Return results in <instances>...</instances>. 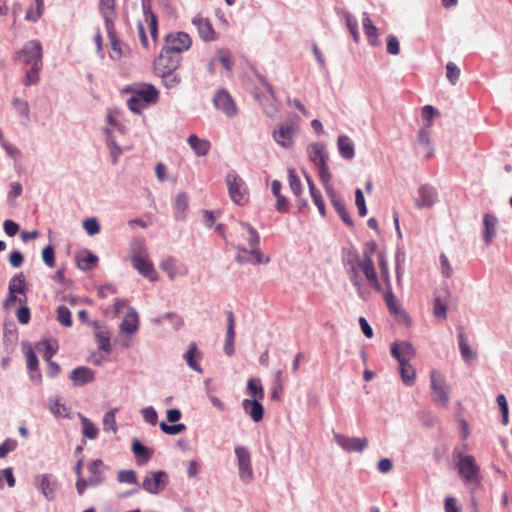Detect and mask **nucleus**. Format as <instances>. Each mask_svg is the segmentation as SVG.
Returning a JSON list of instances; mask_svg holds the SVG:
<instances>
[{"instance_id":"nucleus-33","label":"nucleus","mask_w":512,"mask_h":512,"mask_svg":"<svg viewBox=\"0 0 512 512\" xmlns=\"http://www.w3.org/2000/svg\"><path fill=\"white\" fill-rule=\"evenodd\" d=\"M256 98H257L258 102L260 103V105L262 106L264 113L268 117H270V118L276 117V115L278 113V109L275 104L276 96H275L274 91H273V97L270 94H268V96L262 97L256 93Z\"/></svg>"},{"instance_id":"nucleus-19","label":"nucleus","mask_w":512,"mask_h":512,"mask_svg":"<svg viewBox=\"0 0 512 512\" xmlns=\"http://www.w3.org/2000/svg\"><path fill=\"white\" fill-rule=\"evenodd\" d=\"M69 378L75 386L80 387L93 382L95 374L90 368L79 366L71 371Z\"/></svg>"},{"instance_id":"nucleus-26","label":"nucleus","mask_w":512,"mask_h":512,"mask_svg":"<svg viewBox=\"0 0 512 512\" xmlns=\"http://www.w3.org/2000/svg\"><path fill=\"white\" fill-rule=\"evenodd\" d=\"M292 132L291 126L280 125L279 129L275 130L272 136L277 144L284 148H290L293 145Z\"/></svg>"},{"instance_id":"nucleus-6","label":"nucleus","mask_w":512,"mask_h":512,"mask_svg":"<svg viewBox=\"0 0 512 512\" xmlns=\"http://www.w3.org/2000/svg\"><path fill=\"white\" fill-rule=\"evenodd\" d=\"M234 452L237 458L240 479L246 484L252 482L254 475L249 449L244 446H236Z\"/></svg>"},{"instance_id":"nucleus-24","label":"nucleus","mask_w":512,"mask_h":512,"mask_svg":"<svg viewBox=\"0 0 512 512\" xmlns=\"http://www.w3.org/2000/svg\"><path fill=\"white\" fill-rule=\"evenodd\" d=\"M134 94L145 104L156 103L159 97L157 89L152 84H141L134 89Z\"/></svg>"},{"instance_id":"nucleus-3","label":"nucleus","mask_w":512,"mask_h":512,"mask_svg":"<svg viewBox=\"0 0 512 512\" xmlns=\"http://www.w3.org/2000/svg\"><path fill=\"white\" fill-rule=\"evenodd\" d=\"M457 469L461 478L471 487H478L480 485V468L475 463V459L471 455L458 453L457 455Z\"/></svg>"},{"instance_id":"nucleus-1","label":"nucleus","mask_w":512,"mask_h":512,"mask_svg":"<svg viewBox=\"0 0 512 512\" xmlns=\"http://www.w3.org/2000/svg\"><path fill=\"white\" fill-rule=\"evenodd\" d=\"M430 390L433 403L439 407H448L450 402L451 386L445 377L437 370L430 372Z\"/></svg>"},{"instance_id":"nucleus-51","label":"nucleus","mask_w":512,"mask_h":512,"mask_svg":"<svg viewBox=\"0 0 512 512\" xmlns=\"http://www.w3.org/2000/svg\"><path fill=\"white\" fill-rule=\"evenodd\" d=\"M42 67L43 66L30 67L26 71L24 79H23V84L26 87L38 84V82L40 80L39 72L41 71Z\"/></svg>"},{"instance_id":"nucleus-17","label":"nucleus","mask_w":512,"mask_h":512,"mask_svg":"<svg viewBox=\"0 0 512 512\" xmlns=\"http://www.w3.org/2000/svg\"><path fill=\"white\" fill-rule=\"evenodd\" d=\"M391 354L399 363H401V361L409 362L410 359L415 357L416 350L411 343L402 341L400 343H394L391 346Z\"/></svg>"},{"instance_id":"nucleus-57","label":"nucleus","mask_w":512,"mask_h":512,"mask_svg":"<svg viewBox=\"0 0 512 512\" xmlns=\"http://www.w3.org/2000/svg\"><path fill=\"white\" fill-rule=\"evenodd\" d=\"M237 249H238L239 252L249 253V254L253 255L254 258H255V263L256 264H267V263L270 262V257L269 256H264L261 253L259 247L247 250L245 247L237 246Z\"/></svg>"},{"instance_id":"nucleus-63","label":"nucleus","mask_w":512,"mask_h":512,"mask_svg":"<svg viewBox=\"0 0 512 512\" xmlns=\"http://www.w3.org/2000/svg\"><path fill=\"white\" fill-rule=\"evenodd\" d=\"M460 76V69L453 62H448L446 64V77L451 85H455Z\"/></svg>"},{"instance_id":"nucleus-20","label":"nucleus","mask_w":512,"mask_h":512,"mask_svg":"<svg viewBox=\"0 0 512 512\" xmlns=\"http://www.w3.org/2000/svg\"><path fill=\"white\" fill-rule=\"evenodd\" d=\"M242 408L254 422L258 423L263 419L264 408L259 399H244Z\"/></svg>"},{"instance_id":"nucleus-40","label":"nucleus","mask_w":512,"mask_h":512,"mask_svg":"<svg viewBox=\"0 0 512 512\" xmlns=\"http://www.w3.org/2000/svg\"><path fill=\"white\" fill-rule=\"evenodd\" d=\"M79 419L82 425V434L84 437L94 440L98 437L99 429L98 427L87 417L78 413Z\"/></svg>"},{"instance_id":"nucleus-35","label":"nucleus","mask_w":512,"mask_h":512,"mask_svg":"<svg viewBox=\"0 0 512 512\" xmlns=\"http://www.w3.org/2000/svg\"><path fill=\"white\" fill-rule=\"evenodd\" d=\"M76 260L79 269L89 271L96 266L98 257L90 251L85 250L77 255Z\"/></svg>"},{"instance_id":"nucleus-8","label":"nucleus","mask_w":512,"mask_h":512,"mask_svg":"<svg viewBox=\"0 0 512 512\" xmlns=\"http://www.w3.org/2000/svg\"><path fill=\"white\" fill-rule=\"evenodd\" d=\"M181 56L163 47L160 55L154 61V72L176 71L180 65Z\"/></svg>"},{"instance_id":"nucleus-61","label":"nucleus","mask_w":512,"mask_h":512,"mask_svg":"<svg viewBox=\"0 0 512 512\" xmlns=\"http://www.w3.org/2000/svg\"><path fill=\"white\" fill-rule=\"evenodd\" d=\"M37 348L43 353V359L46 362H50L57 351V347H54L49 341L40 342Z\"/></svg>"},{"instance_id":"nucleus-10","label":"nucleus","mask_w":512,"mask_h":512,"mask_svg":"<svg viewBox=\"0 0 512 512\" xmlns=\"http://www.w3.org/2000/svg\"><path fill=\"white\" fill-rule=\"evenodd\" d=\"M166 45L169 51L180 55L183 51L191 47L192 40L189 34L185 32L170 33L165 36Z\"/></svg>"},{"instance_id":"nucleus-16","label":"nucleus","mask_w":512,"mask_h":512,"mask_svg":"<svg viewBox=\"0 0 512 512\" xmlns=\"http://www.w3.org/2000/svg\"><path fill=\"white\" fill-rule=\"evenodd\" d=\"M328 197L336 212L339 214L342 221L349 227L354 225L353 219L346 210L343 199L336 193L335 189L328 188Z\"/></svg>"},{"instance_id":"nucleus-52","label":"nucleus","mask_w":512,"mask_h":512,"mask_svg":"<svg viewBox=\"0 0 512 512\" xmlns=\"http://www.w3.org/2000/svg\"><path fill=\"white\" fill-rule=\"evenodd\" d=\"M240 226L244 229L247 230L248 232V243H249V246L251 247V249H254L256 247H259V243H260V236H259V233L256 231V229L254 227H252L249 223L247 222H243L241 221L240 222Z\"/></svg>"},{"instance_id":"nucleus-5","label":"nucleus","mask_w":512,"mask_h":512,"mask_svg":"<svg viewBox=\"0 0 512 512\" xmlns=\"http://www.w3.org/2000/svg\"><path fill=\"white\" fill-rule=\"evenodd\" d=\"M169 483V476L165 471L147 472L143 478L141 488L146 492L157 495L165 490Z\"/></svg>"},{"instance_id":"nucleus-53","label":"nucleus","mask_w":512,"mask_h":512,"mask_svg":"<svg viewBox=\"0 0 512 512\" xmlns=\"http://www.w3.org/2000/svg\"><path fill=\"white\" fill-rule=\"evenodd\" d=\"M358 267L362 270L367 280H375L377 273L372 259H362Z\"/></svg>"},{"instance_id":"nucleus-21","label":"nucleus","mask_w":512,"mask_h":512,"mask_svg":"<svg viewBox=\"0 0 512 512\" xmlns=\"http://www.w3.org/2000/svg\"><path fill=\"white\" fill-rule=\"evenodd\" d=\"M88 471L90 473L87 478V483H90V487H98L100 486L104 480V471H103V461L100 459L93 460L88 465Z\"/></svg>"},{"instance_id":"nucleus-59","label":"nucleus","mask_w":512,"mask_h":512,"mask_svg":"<svg viewBox=\"0 0 512 512\" xmlns=\"http://www.w3.org/2000/svg\"><path fill=\"white\" fill-rule=\"evenodd\" d=\"M159 427L162 432L168 435H177L186 430V425L182 423H173L172 425H168L166 422L162 421L160 422Z\"/></svg>"},{"instance_id":"nucleus-4","label":"nucleus","mask_w":512,"mask_h":512,"mask_svg":"<svg viewBox=\"0 0 512 512\" xmlns=\"http://www.w3.org/2000/svg\"><path fill=\"white\" fill-rule=\"evenodd\" d=\"M15 59H22L30 67L43 66V49L40 41L30 40L15 54Z\"/></svg>"},{"instance_id":"nucleus-15","label":"nucleus","mask_w":512,"mask_h":512,"mask_svg":"<svg viewBox=\"0 0 512 512\" xmlns=\"http://www.w3.org/2000/svg\"><path fill=\"white\" fill-rule=\"evenodd\" d=\"M34 483L48 500L53 499L55 490L57 488L56 477L50 474L37 475L35 477Z\"/></svg>"},{"instance_id":"nucleus-32","label":"nucleus","mask_w":512,"mask_h":512,"mask_svg":"<svg viewBox=\"0 0 512 512\" xmlns=\"http://www.w3.org/2000/svg\"><path fill=\"white\" fill-rule=\"evenodd\" d=\"M174 216L176 220L186 219L188 212V196L185 193H179L174 199Z\"/></svg>"},{"instance_id":"nucleus-38","label":"nucleus","mask_w":512,"mask_h":512,"mask_svg":"<svg viewBox=\"0 0 512 512\" xmlns=\"http://www.w3.org/2000/svg\"><path fill=\"white\" fill-rule=\"evenodd\" d=\"M281 183L278 180H273L271 183V191L276 198L275 208L278 212H286L288 210V201L281 195Z\"/></svg>"},{"instance_id":"nucleus-30","label":"nucleus","mask_w":512,"mask_h":512,"mask_svg":"<svg viewBox=\"0 0 512 512\" xmlns=\"http://www.w3.org/2000/svg\"><path fill=\"white\" fill-rule=\"evenodd\" d=\"M337 147L342 158L350 160L355 156L352 140L346 135H340L337 139Z\"/></svg>"},{"instance_id":"nucleus-48","label":"nucleus","mask_w":512,"mask_h":512,"mask_svg":"<svg viewBox=\"0 0 512 512\" xmlns=\"http://www.w3.org/2000/svg\"><path fill=\"white\" fill-rule=\"evenodd\" d=\"M8 289H13L16 294L24 295L25 291V276L22 272L15 274L9 281Z\"/></svg>"},{"instance_id":"nucleus-27","label":"nucleus","mask_w":512,"mask_h":512,"mask_svg":"<svg viewBox=\"0 0 512 512\" xmlns=\"http://www.w3.org/2000/svg\"><path fill=\"white\" fill-rule=\"evenodd\" d=\"M138 314L134 308H129L128 313L120 324V330L126 334H133L138 330Z\"/></svg>"},{"instance_id":"nucleus-28","label":"nucleus","mask_w":512,"mask_h":512,"mask_svg":"<svg viewBox=\"0 0 512 512\" xmlns=\"http://www.w3.org/2000/svg\"><path fill=\"white\" fill-rule=\"evenodd\" d=\"M94 328L99 349L109 354L112 349L110 343V332L106 328H102L97 322L94 323Z\"/></svg>"},{"instance_id":"nucleus-12","label":"nucleus","mask_w":512,"mask_h":512,"mask_svg":"<svg viewBox=\"0 0 512 512\" xmlns=\"http://www.w3.org/2000/svg\"><path fill=\"white\" fill-rule=\"evenodd\" d=\"M131 262L133 267L144 277L150 281L157 280V272L151 261L147 259V256L131 255Z\"/></svg>"},{"instance_id":"nucleus-44","label":"nucleus","mask_w":512,"mask_h":512,"mask_svg":"<svg viewBox=\"0 0 512 512\" xmlns=\"http://www.w3.org/2000/svg\"><path fill=\"white\" fill-rule=\"evenodd\" d=\"M343 18L345 20V24H346L354 42L358 43L359 39H360V33H359L358 22H357L356 18L348 11L343 12Z\"/></svg>"},{"instance_id":"nucleus-2","label":"nucleus","mask_w":512,"mask_h":512,"mask_svg":"<svg viewBox=\"0 0 512 512\" xmlns=\"http://www.w3.org/2000/svg\"><path fill=\"white\" fill-rule=\"evenodd\" d=\"M225 182L228 188V193L231 200L239 205L243 206L249 201V190L245 181L239 176V174L231 170L225 177Z\"/></svg>"},{"instance_id":"nucleus-55","label":"nucleus","mask_w":512,"mask_h":512,"mask_svg":"<svg viewBox=\"0 0 512 512\" xmlns=\"http://www.w3.org/2000/svg\"><path fill=\"white\" fill-rule=\"evenodd\" d=\"M11 104L20 116L24 117L26 120H29L30 109L27 101L20 98H14L11 101Z\"/></svg>"},{"instance_id":"nucleus-43","label":"nucleus","mask_w":512,"mask_h":512,"mask_svg":"<svg viewBox=\"0 0 512 512\" xmlns=\"http://www.w3.org/2000/svg\"><path fill=\"white\" fill-rule=\"evenodd\" d=\"M400 366V374L401 379L403 383L406 386H411L414 384L415 381V369L409 362H402L399 363Z\"/></svg>"},{"instance_id":"nucleus-49","label":"nucleus","mask_w":512,"mask_h":512,"mask_svg":"<svg viewBox=\"0 0 512 512\" xmlns=\"http://www.w3.org/2000/svg\"><path fill=\"white\" fill-rule=\"evenodd\" d=\"M117 411H118V408H113L104 414L102 423H103V430L105 432H109V431H111L113 433L117 432V424H116V419H115V415H116Z\"/></svg>"},{"instance_id":"nucleus-56","label":"nucleus","mask_w":512,"mask_h":512,"mask_svg":"<svg viewBox=\"0 0 512 512\" xmlns=\"http://www.w3.org/2000/svg\"><path fill=\"white\" fill-rule=\"evenodd\" d=\"M378 264L380 268V273L383 281L385 282L386 286L391 285L390 275H389V268H388V262L386 259V256L384 253H379L378 255Z\"/></svg>"},{"instance_id":"nucleus-29","label":"nucleus","mask_w":512,"mask_h":512,"mask_svg":"<svg viewBox=\"0 0 512 512\" xmlns=\"http://www.w3.org/2000/svg\"><path fill=\"white\" fill-rule=\"evenodd\" d=\"M458 345L462 359L466 363H469L471 360L476 358V354L468 344V341L464 334V329L462 327L458 328Z\"/></svg>"},{"instance_id":"nucleus-41","label":"nucleus","mask_w":512,"mask_h":512,"mask_svg":"<svg viewBox=\"0 0 512 512\" xmlns=\"http://www.w3.org/2000/svg\"><path fill=\"white\" fill-rule=\"evenodd\" d=\"M200 353L198 351L197 345L195 343H191L189 349L184 354V359L187 365L194 371L198 373H202L203 370L200 365L195 361L196 357H199Z\"/></svg>"},{"instance_id":"nucleus-50","label":"nucleus","mask_w":512,"mask_h":512,"mask_svg":"<svg viewBox=\"0 0 512 512\" xmlns=\"http://www.w3.org/2000/svg\"><path fill=\"white\" fill-rule=\"evenodd\" d=\"M433 315L438 320H445L447 317V303L440 296H436L434 299Z\"/></svg>"},{"instance_id":"nucleus-7","label":"nucleus","mask_w":512,"mask_h":512,"mask_svg":"<svg viewBox=\"0 0 512 512\" xmlns=\"http://www.w3.org/2000/svg\"><path fill=\"white\" fill-rule=\"evenodd\" d=\"M333 440L339 447L348 453H361L368 446V440L365 437H348L335 431H333Z\"/></svg>"},{"instance_id":"nucleus-22","label":"nucleus","mask_w":512,"mask_h":512,"mask_svg":"<svg viewBox=\"0 0 512 512\" xmlns=\"http://www.w3.org/2000/svg\"><path fill=\"white\" fill-rule=\"evenodd\" d=\"M227 316V331L224 343V352L227 356L234 354V339H235V318L232 311L226 312Z\"/></svg>"},{"instance_id":"nucleus-11","label":"nucleus","mask_w":512,"mask_h":512,"mask_svg":"<svg viewBox=\"0 0 512 512\" xmlns=\"http://www.w3.org/2000/svg\"><path fill=\"white\" fill-rule=\"evenodd\" d=\"M192 24L196 27L199 37L204 42H211L217 39L216 32L208 18H204L200 14H197L192 19Z\"/></svg>"},{"instance_id":"nucleus-42","label":"nucleus","mask_w":512,"mask_h":512,"mask_svg":"<svg viewBox=\"0 0 512 512\" xmlns=\"http://www.w3.org/2000/svg\"><path fill=\"white\" fill-rule=\"evenodd\" d=\"M361 260L355 247L350 246L343 250V264L347 268L358 267Z\"/></svg>"},{"instance_id":"nucleus-31","label":"nucleus","mask_w":512,"mask_h":512,"mask_svg":"<svg viewBox=\"0 0 512 512\" xmlns=\"http://www.w3.org/2000/svg\"><path fill=\"white\" fill-rule=\"evenodd\" d=\"M187 142L197 156L207 155L211 148L210 142L208 140L200 139L195 134L190 135L187 139Z\"/></svg>"},{"instance_id":"nucleus-25","label":"nucleus","mask_w":512,"mask_h":512,"mask_svg":"<svg viewBox=\"0 0 512 512\" xmlns=\"http://www.w3.org/2000/svg\"><path fill=\"white\" fill-rule=\"evenodd\" d=\"M106 135V145L109 149L112 164L116 165L119 162V158L123 153V148L120 147L115 140L112 129L106 127L103 129Z\"/></svg>"},{"instance_id":"nucleus-34","label":"nucleus","mask_w":512,"mask_h":512,"mask_svg":"<svg viewBox=\"0 0 512 512\" xmlns=\"http://www.w3.org/2000/svg\"><path fill=\"white\" fill-rule=\"evenodd\" d=\"M362 24H363L364 33H365L369 43L372 46L378 45L379 44L378 30L372 23L368 13H366V12L363 13Z\"/></svg>"},{"instance_id":"nucleus-14","label":"nucleus","mask_w":512,"mask_h":512,"mask_svg":"<svg viewBox=\"0 0 512 512\" xmlns=\"http://www.w3.org/2000/svg\"><path fill=\"white\" fill-rule=\"evenodd\" d=\"M106 29H107L108 38H109L110 43H111L110 58L112 60H119L122 57L129 55L130 54V48L127 45H125L124 43H122L117 38L114 26L113 27H108Z\"/></svg>"},{"instance_id":"nucleus-60","label":"nucleus","mask_w":512,"mask_h":512,"mask_svg":"<svg viewBox=\"0 0 512 512\" xmlns=\"http://www.w3.org/2000/svg\"><path fill=\"white\" fill-rule=\"evenodd\" d=\"M57 320L59 323L64 325L65 327H70L72 325V317L70 310L64 306L61 305L57 308Z\"/></svg>"},{"instance_id":"nucleus-62","label":"nucleus","mask_w":512,"mask_h":512,"mask_svg":"<svg viewBox=\"0 0 512 512\" xmlns=\"http://www.w3.org/2000/svg\"><path fill=\"white\" fill-rule=\"evenodd\" d=\"M34 1L36 3V8H29L26 12L25 19L32 22H37L42 15L43 0Z\"/></svg>"},{"instance_id":"nucleus-39","label":"nucleus","mask_w":512,"mask_h":512,"mask_svg":"<svg viewBox=\"0 0 512 512\" xmlns=\"http://www.w3.org/2000/svg\"><path fill=\"white\" fill-rule=\"evenodd\" d=\"M48 407L56 418H70L69 408L59 398H50L48 400Z\"/></svg>"},{"instance_id":"nucleus-58","label":"nucleus","mask_w":512,"mask_h":512,"mask_svg":"<svg viewBox=\"0 0 512 512\" xmlns=\"http://www.w3.org/2000/svg\"><path fill=\"white\" fill-rule=\"evenodd\" d=\"M289 186L295 196H299L302 192V184L300 178L296 175L294 169L288 170Z\"/></svg>"},{"instance_id":"nucleus-54","label":"nucleus","mask_w":512,"mask_h":512,"mask_svg":"<svg viewBox=\"0 0 512 512\" xmlns=\"http://www.w3.org/2000/svg\"><path fill=\"white\" fill-rule=\"evenodd\" d=\"M418 143L426 150V157L430 158L433 155V149L430 145V133L427 128H421L418 134Z\"/></svg>"},{"instance_id":"nucleus-23","label":"nucleus","mask_w":512,"mask_h":512,"mask_svg":"<svg viewBox=\"0 0 512 512\" xmlns=\"http://www.w3.org/2000/svg\"><path fill=\"white\" fill-rule=\"evenodd\" d=\"M498 218L493 214H484L483 216V240L486 245H489L497 233Z\"/></svg>"},{"instance_id":"nucleus-37","label":"nucleus","mask_w":512,"mask_h":512,"mask_svg":"<svg viewBox=\"0 0 512 512\" xmlns=\"http://www.w3.org/2000/svg\"><path fill=\"white\" fill-rule=\"evenodd\" d=\"M132 452L140 463H147L153 455V451L144 446L138 439L132 442Z\"/></svg>"},{"instance_id":"nucleus-64","label":"nucleus","mask_w":512,"mask_h":512,"mask_svg":"<svg viewBox=\"0 0 512 512\" xmlns=\"http://www.w3.org/2000/svg\"><path fill=\"white\" fill-rule=\"evenodd\" d=\"M141 415L145 422L150 425H156L158 421V414L154 407L148 406L141 409Z\"/></svg>"},{"instance_id":"nucleus-9","label":"nucleus","mask_w":512,"mask_h":512,"mask_svg":"<svg viewBox=\"0 0 512 512\" xmlns=\"http://www.w3.org/2000/svg\"><path fill=\"white\" fill-rule=\"evenodd\" d=\"M212 101L214 107L225 114L227 117L232 118L237 115L236 104L227 90H218L214 94Z\"/></svg>"},{"instance_id":"nucleus-46","label":"nucleus","mask_w":512,"mask_h":512,"mask_svg":"<svg viewBox=\"0 0 512 512\" xmlns=\"http://www.w3.org/2000/svg\"><path fill=\"white\" fill-rule=\"evenodd\" d=\"M386 288H387V290L383 295L386 306L391 314L396 315L401 312V307L398 304V301H397L394 293L392 292V286L391 285L386 286Z\"/></svg>"},{"instance_id":"nucleus-45","label":"nucleus","mask_w":512,"mask_h":512,"mask_svg":"<svg viewBox=\"0 0 512 512\" xmlns=\"http://www.w3.org/2000/svg\"><path fill=\"white\" fill-rule=\"evenodd\" d=\"M155 74L162 78L164 86L168 89L177 87L181 82L180 75L175 73V71H168V73L160 71L155 72Z\"/></svg>"},{"instance_id":"nucleus-13","label":"nucleus","mask_w":512,"mask_h":512,"mask_svg":"<svg viewBox=\"0 0 512 512\" xmlns=\"http://www.w3.org/2000/svg\"><path fill=\"white\" fill-rule=\"evenodd\" d=\"M438 198L437 191L434 187L424 184L418 189V196L415 199V205L417 208H430L432 207Z\"/></svg>"},{"instance_id":"nucleus-18","label":"nucleus","mask_w":512,"mask_h":512,"mask_svg":"<svg viewBox=\"0 0 512 512\" xmlns=\"http://www.w3.org/2000/svg\"><path fill=\"white\" fill-rule=\"evenodd\" d=\"M309 159L316 167L327 164L329 157L325 144L323 143H310L307 147Z\"/></svg>"},{"instance_id":"nucleus-36","label":"nucleus","mask_w":512,"mask_h":512,"mask_svg":"<svg viewBox=\"0 0 512 512\" xmlns=\"http://www.w3.org/2000/svg\"><path fill=\"white\" fill-rule=\"evenodd\" d=\"M100 12L105 19L106 28L113 27L115 15V0H100Z\"/></svg>"},{"instance_id":"nucleus-47","label":"nucleus","mask_w":512,"mask_h":512,"mask_svg":"<svg viewBox=\"0 0 512 512\" xmlns=\"http://www.w3.org/2000/svg\"><path fill=\"white\" fill-rule=\"evenodd\" d=\"M247 390L252 399H259L261 401L264 398V390L260 379H249L247 381Z\"/></svg>"}]
</instances>
